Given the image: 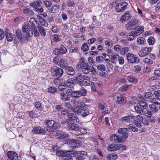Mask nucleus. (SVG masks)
<instances>
[{
    "label": "nucleus",
    "instance_id": "nucleus-1",
    "mask_svg": "<svg viewBox=\"0 0 160 160\" xmlns=\"http://www.w3.org/2000/svg\"><path fill=\"white\" fill-rule=\"evenodd\" d=\"M73 108L72 111L75 113L78 114H81V116L84 118L90 114L88 110V106L83 103L80 102L79 101L73 99Z\"/></svg>",
    "mask_w": 160,
    "mask_h": 160
},
{
    "label": "nucleus",
    "instance_id": "nucleus-2",
    "mask_svg": "<svg viewBox=\"0 0 160 160\" xmlns=\"http://www.w3.org/2000/svg\"><path fill=\"white\" fill-rule=\"evenodd\" d=\"M33 21L36 22L34 18H31L29 20V23H30L31 25L29 23L26 22L23 24L22 26V31L25 35V37L26 38L31 37L33 35V31L32 30H31L30 29L31 27L33 28L35 27V25L32 22Z\"/></svg>",
    "mask_w": 160,
    "mask_h": 160
},
{
    "label": "nucleus",
    "instance_id": "nucleus-3",
    "mask_svg": "<svg viewBox=\"0 0 160 160\" xmlns=\"http://www.w3.org/2000/svg\"><path fill=\"white\" fill-rule=\"evenodd\" d=\"M68 128L70 130H73L76 132L78 131L80 133L85 134L87 133V130L84 128H80L77 124L75 123L69 122H68Z\"/></svg>",
    "mask_w": 160,
    "mask_h": 160
},
{
    "label": "nucleus",
    "instance_id": "nucleus-4",
    "mask_svg": "<svg viewBox=\"0 0 160 160\" xmlns=\"http://www.w3.org/2000/svg\"><path fill=\"white\" fill-rule=\"evenodd\" d=\"M50 72L52 76L60 78L62 76L63 73V70L61 68L53 66L50 68Z\"/></svg>",
    "mask_w": 160,
    "mask_h": 160
},
{
    "label": "nucleus",
    "instance_id": "nucleus-5",
    "mask_svg": "<svg viewBox=\"0 0 160 160\" xmlns=\"http://www.w3.org/2000/svg\"><path fill=\"white\" fill-rule=\"evenodd\" d=\"M82 59V58H81ZM80 63H78L77 65V68L82 69V71L85 74H88L89 72V69L88 68V64L84 62L82 59L80 60Z\"/></svg>",
    "mask_w": 160,
    "mask_h": 160
},
{
    "label": "nucleus",
    "instance_id": "nucleus-6",
    "mask_svg": "<svg viewBox=\"0 0 160 160\" xmlns=\"http://www.w3.org/2000/svg\"><path fill=\"white\" fill-rule=\"evenodd\" d=\"M45 123L47 125L46 129L49 132H53L54 129L57 128V123L53 120H47L45 121Z\"/></svg>",
    "mask_w": 160,
    "mask_h": 160
},
{
    "label": "nucleus",
    "instance_id": "nucleus-7",
    "mask_svg": "<svg viewBox=\"0 0 160 160\" xmlns=\"http://www.w3.org/2000/svg\"><path fill=\"white\" fill-rule=\"evenodd\" d=\"M66 143L69 145L71 148H76L81 146V142L77 139H67Z\"/></svg>",
    "mask_w": 160,
    "mask_h": 160
},
{
    "label": "nucleus",
    "instance_id": "nucleus-8",
    "mask_svg": "<svg viewBox=\"0 0 160 160\" xmlns=\"http://www.w3.org/2000/svg\"><path fill=\"white\" fill-rule=\"evenodd\" d=\"M127 58L128 62L131 63H137L139 62V59L132 53H128L127 55Z\"/></svg>",
    "mask_w": 160,
    "mask_h": 160
},
{
    "label": "nucleus",
    "instance_id": "nucleus-9",
    "mask_svg": "<svg viewBox=\"0 0 160 160\" xmlns=\"http://www.w3.org/2000/svg\"><path fill=\"white\" fill-rule=\"evenodd\" d=\"M87 94V91L85 89L80 90L73 91L72 97L74 98H78L82 96H85Z\"/></svg>",
    "mask_w": 160,
    "mask_h": 160
},
{
    "label": "nucleus",
    "instance_id": "nucleus-10",
    "mask_svg": "<svg viewBox=\"0 0 160 160\" xmlns=\"http://www.w3.org/2000/svg\"><path fill=\"white\" fill-rule=\"evenodd\" d=\"M118 133L119 136L122 139H126L128 136L127 129L125 128H119L118 130Z\"/></svg>",
    "mask_w": 160,
    "mask_h": 160
},
{
    "label": "nucleus",
    "instance_id": "nucleus-11",
    "mask_svg": "<svg viewBox=\"0 0 160 160\" xmlns=\"http://www.w3.org/2000/svg\"><path fill=\"white\" fill-rule=\"evenodd\" d=\"M128 3L125 2H122L118 3L116 6L115 10L118 12L123 11L127 8Z\"/></svg>",
    "mask_w": 160,
    "mask_h": 160
},
{
    "label": "nucleus",
    "instance_id": "nucleus-12",
    "mask_svg": "<svg viewBox=\"0 0 160 160\" xmlns=\"http://www.w3.org/2000/svg\"><path fill=\"white\" fill-rule=\"evenodd\" d=\"M143 120L142 117L140 115H138L134 117L133 120L134 124L138 128H141L142 126V121Z\"/></svg>",
    "mask_w": 160,
    "mask_h": 160
},
{
    "label": "nucleus",
    "instance_id": "nucleus-13",
    "mask_svg": "<svg viewBox=\"0 0 160 160\" xmlns=\"http://www.w3.org/2000/svg\"><path fill=\"white\" fill-rule=\"evenodd\" d=\"M32 132L33 134L44 135L46 133V131L44 128L39 126L34 128Z\"/></svg>",
    "mask_w": 160,
    "mask_h": 160
},
{
    "label": "nucleus",
    "instance_id": "nucleus-14",
    "mask_svg": "<svg viewBox=\"0 0 160 160\" xmlns=\"http://www.w3.org/2000/svg\"><path fill=\"white\" fill-rule=\"evenodd\" d=\"M134 119V116L132 114L125 116L121 118V120L126 122H132Z\"/></svg>",
    "mask_w": 160,
    "mask_h": 160
},
{
    "label": "nucleus",
    "instance_id": "nucleus-15",
    "mask_svg": "<svg viewBox=\"0 0 160 160\" xmlns=\"http://www.w3.org/2000/svg\"><path fill=\"white\" fill-rule=\"evenodd\" d=\"M87 152L81 151L78 152V155L76 156V160H84L87 156Z\"/></svg>",
    "mask_w": 160,
    "mask_h": 160
},
{
    "label": "nucleus",
    "instance_id": "nucleus-16",
    "mask_svg": "<svg viewBox=\"0 0 160 160\" xmlns=\"http://www.w3.org/2000/svg\"><path fill=\"white\" fill-rule=\"evenodd\" d=\"M131 18V16L129 11L125 12L121 16L120 21L122 22H124L125 21L128 20Z\"/></svg>",
    "mask_w": 160,
    "mask_h": 160
},
{
    "label": "nucleus",
    "instance_id": "nucleus-17",
    "mask_svg": "<svg viewBox=\"0 0 160 160\" xmlns=\"http://www.w3.org/2000/svg\"><path fill=\"white\" fill-rule=\"evenodd\" d=\"M151 50V48H142L138 52V54L139 56L142 57L146 56L149 52Z\"/></svg>",
    "mask_w": 160,
    "mask_h": 160
},
{
    "label": "nucleus",
    "instance_id": "nucleus-18",
    "mask_svg": "<svg viewBox=\"0 0 160 160\" xmlns=\"http://www.w3.org/2000/svg\"><path fill=\"white\" fill-rule=\"evenodd\" d=\"M110 140L114 142H121L123 141L122 138L119 137V136L116 135L115 134L112 135L109 138Z\"/></svg>",
    "mask_w": 160,
    "mask_h": 160
},
{
    "label": "nucleus",
    "instance_id": "nucleus-19",
    "mask_svg": "<svg viewBox=\"0 0 160 160\" xmlns=\"http://www.w3.org/2000/svg\"><path fill=\"white\" fill-rule=\"evenodd\" d=\"M116 100V102L117 104H120L126 102L125 98L122 95H119L116 96V98H114Z\"/></svg>",
    "mask_w": 160,
    "mask_h": 160
},
{
    "label": "nucleus",
    "instance_id": "nucleus-20",
    "mask_svg": "<svg viewBox=\"0 0 160 160\" xmlns=\"http://www.w3.org/2000/svg\"><path fill=\"white\" fill-rule=\"evenodd\" d=\"M84 79L82 80V82H79V84L81 86H88L90 84V78L87 76H84Z\"/></svg>",
    "mask_w": 160,
    "mask_h": 160
},
{
    "label": "nucleus",
    "instance_id": "nucleus-21",
    "mask_svg": "<svg viewBox=\"0 0 160 160\" xmlns=\"http://www.w3.org/2000/svg\"><path fill=\"white\" fill-rule=\"evenodd\" d=\"M8 157L12 160H17L18 159L17 154L12 151H9L7 153Z\"/></svg>",
    "mask_w": 160,
    "mask_h": 160
},
{
    "label": "nucleus",
    "instance_id": "nucleus-22",
    "mask_svg": "<svg viewBox=\"0 0 160 160\" xmlns=\"http://www.w3.org/2000/svg\"><path fill=\"white\" fill-rule=\"evenodd\" d=\"M65 72L69 75L73 76L75 74V71L74 68L71 66H68L64 69Z\"/></svg>",
    "mask_w": 160,
    "mask_h": 160
},
{
    "label": "nucleus",
    "instance_id": "nucleus-23",
    "mask_svg": "<svg viewBox=\"0 0 160 160\" xmlns=\"http://www.w3.org/2000/svg\"><path fill=\"white\" fill-rule=\"evenodd\" d=\"M107 149L108 150L110 151H116L119 150V148L118 144L112 143L111 144H109L108 146Z\"/></svg>",
    "mask_w": 160,
    "mask_h": 160
},
{
    "label": "nucleus",
    "instance_id": "nucleus-24",
    "mask_svg": "<svg viewBox=\"0 0 160 160\" xmlns=\"http://www.w3.org/2000/svg\"><path fill=\"white\" fill-rule=\"evenodd\" d=\"M56 155L58 156L65 157L70 155V152L69 151L59 150L56 152Z\"/></svg>",
    "mask_w": 160,
    "mask_h": 160
},
{
    "label": "nucleus",
    "instance_id": "nucleus-25",
    "mask_svg": "<svg viewBox=\"0 0 160 160\" xmlns=\"http://www.w3.org/2000/svg\"><path fill=\"white\" fill-rule=\"evenodd\" d=\"M68 137V135L66 133H60L57 132L56 134V137L58 139H66Z\"/></svg>",
    "mask_w": 160,
    "mask_h": 160
},
{
    "label": "nucleus",
    "instance_id": "nucleus-26",
    "mask_svg": "<svg viewBox=\"0 0 160 160\" xmlns=\"http://www.w3.org/2000/svg\"><path fill=\"white\" fill-rule=\"evenodd\" d=\"M137 33L136 32H134L133 31L129 32L127 36V40L129 41L133 40L134 39L135 37L137 36Z\"/></svg>",
    "mask_w": 160,
    "mask_h": 160
},
{
    "label": "nucleus",
    "instance_id": "nucleus-27",
    "mask_svg": "<svg viewBox=\"0 0 160 160\" xmlns=\"http://www.w3.org/2000/svg\"><path fill=\"white\" fill-rule=\"evenodd\" d=\"M15 36L18 39L21 41L22 39L24 38L25 35L22 34L21 31L19 29H17L15 31Z\"/></svg>",
    "mask_w": 160,
    "mask_h": 160
},
{
    "label": "nucleus",
    "instance_id": "nucleus-28",
    "mask_svg": "<svg viewBox=\"0 0 160 160\" xmlns=\"http://www.w3.org/2000/svg\"><path fill=\"white\" fill-rule=\"evenodd\" d=\"M60 7L59 6L55 5L53 6L51 8L48 9V11L52 13H57L58 12Z\"/></svg>",
    "mask_w": 160,
    "mask_h": 160
},
{
    "label": "nucleus",
    "instance_id": "nucleus-29",
    "mask_svg": "<svg viewBox=\"0 0 160 160\" xmlns=\"http://www.w3.org/2000/svg\"><path fill=\"white\" fill-rule=\"evenodd\" d=\"M59 66L61 68L65 69L68 66V63L65 59H61L59 61Z\"/></svg>",
    "mask_w": 160,
    "mask_h": 160
},
{
    "label": "nucleus",
    "instance_id": "nucleus-30",
    "mask_svg": "<svg viewBox=\"0 0 160 160\" xmlns=\"http://www.w3.org/2000/svg\"><path fill=\"white\" fill-rule=\"evenodd\" d=\"M59 95L60 99L62 101H68L70 100L69 98L67 95L63 92L60 93Z\"/></svg>",
    "mask_w": 160,
    "mask_h": 160
},
{
    "label": "nucleus",
    "instance_id": "nucleus-31",
    "mask_svg": "<svg viewBox=\"0 0 160 160\" xmlns=\"http://www.w3.org/2000/svg\"><path fill=\"white\" fill-rule=\"evenodd\" d=\"M119 55L118 53H115L112 54L111 55V62L113 63H115L118 60V59L119 58Z\"/></svg>",
    "mask_w": 160,
    "mask_h": 160
},
{
    "label": "nucleus",
    "instance_id": "nucleus-32",
    "mask_svg": "<svg viewBox=\"0 0 160 160\" xmlns=\"http://www.w3.org/2000/svg\"><path fill=\"white\" fill-rule=\"evenodd\" d=\"M137 29V30H132L134 32L137 33V35L138 36L139 35L144 31V27L142 26H139L136 27Z\"/></svg>",
    "mask_w": 160,
    "mask_h": 160
},
{
    "label": "nucleus",
    "instance_id": "nucleus-33",
    "mask_svg": "<svg viewBox=\"0 0 160 160\" xmlns=\"http://www.w3.org/2000/svg\"><path fill=\"white\" fill-rule=\"evenodd\" d=\"M138 22V19H132L129 23L133 27L134 29L135 30V28H136V26H135L137 25Z\"/></svg>",
    "mask_w": 160,
    "mask_h": 160
},
{
    "label": "nucleus",
    "instance_id": "nucleus-34",
    "mask_svg": "<svg viewBox=\"0 0 160 160\" xmlns=\"http://www.w3.org/2000/svg\"><path fill=\"white\" fill-rule=\"evenodd\" d=\"M84 76L82 75V74L78 73L75 75V79L77 82H78V83L82 82V80H83Z\"/></svg>",
    "mask_w": 160,
    "mask_h": 160
},
{
    "label": "nucleus",
    "instance_id": "nucleus-35",
    "mask_svg": "<svg viewBox=\"0 0 160 160\" xmlns=\"http://www.w3.org/2000/svg\"><path fill=\"white\" fill-rule=\"evenodd\" d=\"M118 158V155L115 153H112L107 155V158L109 160H115Z\"/></svg>",
    "mask_w": 160,
    "mask_h": 160
},
{
    "label": "nucleus",
    "instance_id": "nucleus-36",
    "mask_svg": "<svg viewBox=\"0 0 160 160\" xmlns=\"http://www.w3.org/2000/svg\"><path fill=\"white\" fill-rule=\"evenodd\" d=\"M149 107L150 109L154 113H157L158 111V108L154 104H150Z\"/></svg>",
    "mask_w": 160,
    "mask_h": 160
},
{
    "label": "nucleus",
    "instance_id": "nucleus-37",
    "mask_svg": "<svg viewBox=\"0 0 160 160\" xmlns=\"http://www.w3.org/2000/svg\"><path fill=\"white\" fill-rule=\"evenodd\" d=\"M127 79L130 82L136 83L138 82V79L134 77L128 76L127 77Z\"/></svg>",
    "mask_w": 160,
    "mask_h": 160
},
{
    "label": "nucleus",
    "instance_id": "nucleus-38",
    "mask_svg": "<svg viewBox=\"0 0 160 160\" xmlns=\"http://www.w3.org/2000/svg\"><path fill=\"white\" fill-rule=\"evenodd\" d=\"M38 31L41 36H44L46 35L45 29L43 27L41 26H38Z\"/></svg>",
    "mask_w": 160,
    "mask_h": 160
},
{
    "label": "nucleus",
    "instance_id": "nucleus-39",
    "mask_svg": "<svg viewBox=\"0 0 160 160\" xmlns=\"http://www.w3.org/2000/svg\"><path fill=\"white\" fill-rule=\"evenodd\" d=\"M23 12L24 13L28 14L29 15H32L33 13L32 10L28 8H25L23 9Z\"/></svg>",
    "mask_w": 160,
    "mask_h": 160
},
{
    "label": "nucleus",
    "instance_id": "nucleus-40",
    "mask_svg": "<svg viewBox=\"0 0 160 160\" xmlns=\"http://www.w3.org/2000/svg\"><path fill=\"white\" fill-rule=\"evenodd\" d=\"M67 116L71 120L76 119L77 118V117L73 113H70L69 112Z\"/></svg>",
    "mask_w": 160,
    "mask_h": 160
},
{
    "label": "nucleus",
    "instance_id": "nucleus-41",
    "mask_svg": "<svg viewBox=\"0 0 160 160\" xmlns=\"http://www.w3.org/2000/svg\"><path fill=\"white\" fill-rule=\"evenodd\" d=\"M137 42L138 44L142 45L145 42V39L142 37H139L137 38Z\"/></svg>",
    "mask_w": 160,
    "mask_h": 160
},
{
    "label": "nucleus",
    "instance_id": "nucleus-42",
    "mask_svg": "<svg viewBox=\"0 0 160 160\" xmlns=\"http://www.w3.org/2000/svg\"><path fill=\"white\" fill-rule=\"evenodd\" d=\"M5 33L6 34V37L7 40L8 41H11L13 39L11 35V34L8 33L7 31H5Z\"/></svg>",
    "mask_w": 160,
    "mask_h": 160
},
{
    "label": "nucleus",
    "instance_id": "nucleus-43",
    "mask_svg": "<svg viewBox=\"0 0 160 160\" xmlns=\"http://www.w3.org/2000/svg\"><path fill=\"white\" fill-rule=\"evenodd\" d=\"M138 104L142 107L144 109H146L148 108L147 104L146 102L141 100L139 101Z\"/></svg>",
    "mask_w": 160,
    "mask_h": 160
},
{
    "label": "nucleus",
    "instance_id": "nucleus-44",
    "mask_svg": "<svg viewBox=\"0 0 160 160\" xmlns=\"http://www.w3.org/2000/svg\"><path fill=\"white\" fill-rule=\"evenodd\" d=\"M72 78L68 79L67 80H65L64 84H65V85H66L67 87H70L72 84V83L71 82V81H73L74 80V79H72L73 80H72Z\"/></svg>",
    "mask_w": 160,
    "mask_h": 160
},
{
    "label": "nucleus",
    "instance_id": "nucleus-45",
    "mask_svg": "<svg viewBox=\"0 0 160 160\" xmlns=\"http://www.w3.org/2000/svg\"><path fill=\"white\" fill-rule=\"evenodd\" d=\"M145 97L147 98L152 99L153 98V95L151 92H147L144 93Z\"/></svg>",
    "mask_w": 160,
    "mask_h": 160
},
{
    "label": "nucleus",
    "instance_id": "nucleus-46",
    "mask_svg": "<svg viewBox=\"0 0 160 160\" xmlns=\"http://www.w3.org/2000/svg\"><path fill=\"white\" fill-rule=\"evenodd\" d=\"M128 47H125L122 49H121L120 52L121 55H124L125 53L128 52Z\"/></svg>",
    "mask_w": 160,
    "mask_h": 160
},
{
    "label": "nucleus",
    "instance_id": "nucleus-47",
    "mask_svg": "<svg viewBox=\"0 0 160 160\" xmlns=\"http://www.w3.org/2000/svg\"><path fill=\"white\" fill-rule=\"evenodd\" d=\"M59 49L60 54L65 53L67 51L66 48L63 45L61 46Z\"/></svg>",
    "mask_w": 160,
    "mask_h": 160
},
{
    "label": "nucleus",
    "instance_id": "nucleus-48",
    "mask_svg": "<svg viewBox=\"0 0 160 160\" xmlns=\"http://www.w3.org/2000/svg\"><path fill=\"white\" fill-rule=\"evenodd\" d=\"M97 69L101 71H104L106 70V68L103 64H99L97 65Z\"/></svg>",
    "mask_w": 160,
    "mask_h": 160
},
{
    "label": "nucleus",
    "instance_id": "nucleus-49",
    "mask_svg": "<svg viewBox=\"0 0 160 160\" xmlns=\"http://www.w3.org/2000/svg\"><path fill=\"white\" fill-rule=\"evenodd\" d=\"M81 49L84 51L85 52L88 50L89 48L88 45L86 43H84L82 44Z\"/></svg>",
    "mask_w": 160,
    "mask_h": 160
},
{
    "label": "nucleus",
    "instance_id": "nucleus-50",
    "mask_svg": "<svg viewBox=\"0 0 160 160\" xmlns=\"http://www.w3.org/2000/svg\"><path fill=\"white\" fill-rule=\"evenodd\" d=\"M43 3L44 5L46 7H50L52 5L51 2L48 0H44Z\"/></svg>",
    "mask_w": 160,
    "mask_h": 160
},
{
    "label": "nucleus",
    "instance_id": "nucleus-51",
    "mask_svg": "<svg viewBox=\"0 0 160 160\" xmlns=\"http://www.w3.org/2000/svg\"><path fill=\"white\" fill-rule=\"evenodd\" d=\"M148 42L149 45H153L154 43V39L152 37H149L148 39Z\"/></svg>",
    "mask_w": 160,
    "mask_h": 160
},
{
    "label": "nucleus",
    "instance_id": "nucleus-52",
    "mask_svg": "<svg viewBox=\"0 0 160 160\" xmlns=\"http://www.w3.org/2000/svg\"><path fill=\"white\" fill-rule=\"evenodd\" d=\"M66 87H67L64 83H61V84L59 85L58 86L59 89L62 91H64L66 89Z\"/></svg>",
    "mask_w": 160,
    "mask_h": 160
},
{
    "label": "nucleus",
    "instance_id": "nucleus-53",
    "mask_svg": "<svg viewBox=\"0 0 160 160\" xmlns=\"http://www.w3.org/2000/svg\"><path fill=\"white\" fill-rule=\"evenodd\" d=\"M40 22L41 25L45 27H47L48 25V22L43 18H41Z\"/></svg>",
    "mask_w": 160,
    "mask_h": 160
},
{
    "label": "nucleus",
    "instance_id": "nucleus-54",
    "mask_svg": "<svg viewBox=\"0 0 160 160\" xmlns=\"http://www.w3.org/2000/svg\"><path fill=\"white\" fill-rule=\"evenodd\" d=\"M143 61L144 63L148 64H151L153 63L152 61L148 58H144Z\"/></svg>",
    "mask_w": 160,
    "mask_h": 160
},
{
    "label": "nucleus",
    "instance_id": "nucleus-55",
    "mask_svg": "<svg viewBox=\"0 0 160 160\" xmlns=\"http://www.w3.org/2000/svg\"><path fill=\"white\" fill-rule=\"evenodd\" d=\"M104 58L102 56H98L96 57V60L98 62H101L104 59Z\"/></svg>",
    "mask_w": 160,
    "mask_h": 160
},
{
    "label": "nucleus",
    "instance_id": "nucleus-56",
    "mask_svg": "<svg viewBox=\"0 0 160 160\" xmlns=\"http://www.w3.org/2000/svg\"><path fill=\"white\" fill-rule=\"evenodd\" d=\"M57 89L54 87H51L48 88V91L51 93H54L57 91Z\"/></svg>",
    "mask_w": 160,
    "mask_h": 160
},
{
    "label": "nucleus",
    "instance_id": "nucleus-57",
    "mask_svg": "<svg viewBox=\"0 0 160 160\" xmlns=\"http://www.w3.org/2000/svg\"><path fill=\"white\" fill-rule=\"evenodd\" d=\"M147 118H148V121L152 123H154L155 122L156 120L152 116H147Z\"/></svg>",
    "mask_w": 160,
    "mask_h": 160
},
{
    "label": "nucleus",
    "instance_id": "nucleus-58",
    "mask_svg": "<svg viewBox=\"0 0 160 160\" xmlns=\"http://www.w3.org/2000/svg\"><path fill=\"white\" fill-rule=\"evenodd\" d=\"M73 90L71 88H69L67 89L66 91V94L68 96H72V94L73 92Z\"/></svg>",
    "mask_w": 160,
    "mask_h": 160
},
{
    "label": "nucleus",
    "instance_id": "nucleus-59",
    "mask_svg": "<svg viewBox=\"0 0 160 160\" xmlns=\"http://www.w3.org/2000/svg\"><path fill=\"white\" fill-rule=\"evenodd\" d=\"M107 72L106 71V70L104 71H101L99 72V75L101 77H105L107 75Z\"/></svg>",
    "mask_w": 160,
    "mask_h": 160
},
{
    "label": "nucleus",
    "instance_id": "nucleus-60",
    "mask_svg": "<svg viewBox=\"0 0 160 160\" xmlns=\"http://www.w3.org/2000/svg\"><path fill=\"white\" fill-rule=\"evenodd\" d=\"M128 85H124L120 88V90L121 91L124 92L126 91L128 88Z\"/></svg>",
    "mask_w": 160,
    "mask_h": 160
},
{
    "label": "nucleus",
    "instance_id": "nucleus-61",
    "mask_svg": "<svg viewBox=\"0 0 160 160\" xmlns=\"http://www.w3.org/2000/svg\"><path fill=\"white\" fill-rule=\"evenodd\" d=\"M114 49L117 52L120 51L121 47L118 45H116L114 46Z\"/></svg>",
    "mask_w": 160,
    "mask_h": 160
},
{
    "label": "nucleus",
    "instance_id": "nucleus-62",
    "mask_svg": "<svg viewBox=\"0 0 160 160\" xmlns=\"http://www.w3.org/2000/svg\"><path fill=\"white\" fill-rule=\"evenodd\" d=\"M53 40L56 42H58L60 41V39L59 36L57 35L54 34L53 35Z\"/></svg>",
    "mask_w": 160,
    "mask_h": 160
},
{
    "label": "nucleus",
    "instance_id": "nucleus-63",
    "mask_svg": "<svg viewBox=\"0 0 160 160\" xmlns=\"http://www.w3.org/2000/svg\"><path fill=\"white\" fill-rule=\"evenodd\" d=\"M29 116L32 118H35L37 117V114L36 111H31L29 114Z\"/></svg>",
    "mask_w": 160,
    "mask_h": 160
},
{
    "label": "nucleus",
    "instance_id": "nucleus-64",
    "mask_svg": "<svg viewBox=\"0 0 160 160\" xmlns=\"http://www.w3.org/2000/svg\"><path fill=\"white\" fill-rule=\"evenodd\" d=\"M34 10L38 12H42L43 11V8H41V7H36L34 9Z\"/></svg>",
    "mask_w": 160,
    "mask_h": 160
}]
</instances>
